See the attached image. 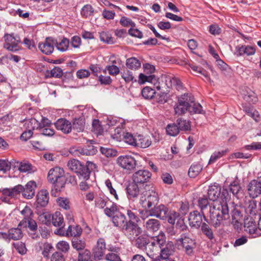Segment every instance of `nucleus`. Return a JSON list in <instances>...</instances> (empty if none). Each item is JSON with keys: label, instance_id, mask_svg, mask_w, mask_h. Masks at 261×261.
Segmentation results:
<instances>
[{"label": "nucleus", "instance_id": "obj_1", "mask_svg": "<svg viewBox=\"0 0 261 261\" xmlns=\"http://www.w3.org/2000/svg\"><path fill=\"white\" fill-rule=\"evenodd\" d=\"M198 206L202 213L210 206V223L216 228L224 225L225 221L229 218L228 204L224 201H216L210 205L208 199L204 196L198 199Z\"/></svg>", "mask_w": 261, "mask_h": 261}, {"label": "nucleus", "instance_id": "obj_2", "mask_svg": "<svg viewBox=\"0 0 261 261\" xmlns=\"http://www.w3.org/2000/svg\"><path fill=\"white\" fill-rule=\"evenodd\" d=\"M47 180L53 184L51 195L57 197L58 193L65 187L66 182L63 169L58 167L51 169L48 173Z\"/></svg>", "mask_w": 261, "mask_h": 261}, {"label": "nucleus", "instance_id": "obj_3", "mask_svg": "<svg viewBox=\"0 0 261 261\" xmlns=\"http://www.w3.org/2000/svg\"><path fill=\"white\" fill-rule=\"evenodd\" d=\"M159 196L155 187L151 186L143 191L140 198L139 203L145 210L149 209L158 204Z\"/></svg>", "mask_w": 261, "mask_h": 261}, {"label": "nucleus", "instance_id": "obj_4", "mask_svg": "<svg viewBox=\"0 0 261 261\" xmlns=\"http://www.w3.org/2000/svg\"><path fill=\"white\" fill-rule=\"evenodd\" d=\"M4 48L10 51L16 52L21 49V39L19 36L13 34H5L4 36Z\"/></svg>", "mask_w": 261, "mask_h": 261}, {"label": "nucleus", "instance_id": "obj_5", "mask_svg": "<svg viewBox=\"0 0 261 261\" xmlns=\"http://www.w3.org/2000/svg\"><path fill=\"white\" fill-rule=\"evenodd\" d=\"M176 241L180 243L187 255L192 256L194 254V250L197 246V243L195 239L190 237L189 233H182Z\"/></svg>", "mask_w": 261, "mask_h": 261}, {"label": "nucleus", "instance_id": "obj_6", "mask_svg": "<svg viewBox=\"0 0 261 261\" xmlns=\"http://www.w3.org/2000/svg\"><path fill=\"white\" fill-rule=\"evenodd\" d=\"M194 97L190 94L185 93L178 99V103L174 107L175 114L181 115L188 111L189 102H193Z\"/></svg>", "mask_w": 261, "mask_h": 261}, {"label": "nucleus", "instance_id": "obj_7", "mask_svg": "<svg viewBox=\"0 0 261 261\" xmlns=\"http://www.w3.org/2000/svg\"><path fill=\"white\" fill-rule=\"evenodd\" d=\"M208 222L204 213H201L197 210L190 213L188 216L189 224L191 228L198 229L200 227L203 222L202 220Z\"/></svg>", "mask_w": 261, "mask_h": 261}, {"label": "nucleus", "instance_id": "obj_8", "mask_svg": "<svg viewBox=\"0 0 261 261\" xmlns=\"http://www.w3.org/2000/svg\"><path fill=\"white\" fill-rule=\"evenodd\" d=\"M22 187L16 186L12 188H4L0 190V200L6 203H9L10 200L21 193Z\"/></svg>", "mask_w": 261, "mask_h": 261}, {"label": "nucleus", "instance_id": "obj_9", "mask_svg": "<svg viewBox=\"0 0 261 261\" xmlns=\"http://www.w3.org/2000/svg\"><path fill=\"white\" fill-rule=\"evenodd\" d=\"M118 165L126 171L134 170L136 166L137 163L135 159L132 155H121L117 159Z\"/></svg>", "mask_w": 261, "mask_h": 261}, {"label": "nucleus", "instance_id": "obj_10", "mask_svg": "<svg viewBox=\"0 0 261 261\" xmlns=\"http://www.w3.org/2000/svg\"><path fill=\"white\" fill-rule=\"evenodd\" d=\"M82 232V229L79 225H70L67 229L65 228H58L55 231V233L61 236H71L73 238L79 237Z\"/></svg>", "mask_w": 261, "mask_h": 261}, {"label": "nucleus", "instance_id": "obj_11", "mask_svg": "<svg viewBox=\"0 0 261 261\" xmlns=\"http://www.w3.org/2000/svg\"><path fill=\"white\" fill-rule=\"evenodd\" d=\"M151 175V173L147 170H139L133 174L132 180L138 184L144 185L149 181Z\"/></svg>", "mask_w": 261, "mask_h": 261}, {"label": "nucleus", "instance_id": "obj_12", "mask_svg": "<svg viewBox=\"0 0 261 261\" xmlns=\"http://www.w3.org/2000/svg\"><path fill=\"white\" fill-rule=\"evenodd\" d=\"M111 221L114 226L119 227L126 232H129L128 231L126 216L120 211L112 217Z\"/></svg>", "mask_w": 261, "mask_h": 261}, {"label": "nucleus", "instance_id": "obj_13", "mask_svg": "<svg viewBox=\"0 0 261 261\" xmlns=\"http://www.w3.org/2000/svg\"><path fill=\"white\" fill-rule=\"evenodd\" d=\"M230 204L231 206H228V208L231 216V223L234 226L235 228H238L241 225V220L242 216L241 208L237 205H234V202H231ZM229 213V212H228Z\"/></svg>", "mask_w": 261, "mask_h": 261}, {"label": "nucleus", "instance_id": "obj_14", "mask_svg": "<svg viewBox=\"0 0 261 261\" xmlns=\"http://www.w3.org/2000/svg\"><path fill=\"white\" fill-rule=\"evenodd\" d=\"M168 208L164 204L155 205L149 210V215L154 216L161 220H165L168 215Z\"/></svg>", "mask_w": 261, "mask_h": 261}, {"label": "nucleus", "instance_id": "obj_15", "mask_svg": "<svg viewBox=\"0 0 261 261\" xmlns=\"http://www.w3.org/2000/svg\"><path fill=\"white\" fill-rule=\"evenodd\" d=\"M106 249V244L105 240L103 238H99L92 249L94 259L96 260H101L104 255Z\"/></svg>", "mask_w": 261, "mask_h": 261}, {"label": "nucleus", "instance_id": "obj_16", "mask_svg": "<svg viewBox=\"0 0 261 261\" xmlns=\"http://www.w3.org/2000/svg\"><path fill=\"white\" fill-rule=\"evenodd\" d=\"M248 192L250 197L254 198L261 194V176L252 180L248 186Z\"/></svg>", "mask_w": 261, "mask_h": 261}, {"label": "nucleus", "instance_id": "obj_17", "mask_svg": "<svg viewBox=\"0 0 261 261\" xmlns=\"http://www.w3.org/2000/svg\"><path fill=\"white\" fill-rule=\"evenodd\" d=\"M56 44V40L52 37H47L45 40L38 44V48L44 54L50 55L54 50Z\"/></svg>", "mask_w": 261, "mask_h": 261}, {"label": "nucleus", "instance_id": "obj_18", "mask_svg": "<svg viewBox=\"0 0 261 261\" xmlns=\"http://www.w3.org/2000/svg\"><path fill=\"white\" fill-rule=\"evenodd\" d=\"M257 201L254 200H251L246 204L245 212L250 215V217L258 215L261 216V198L257 206Z\"/></svg>", "mask_w": 261, "mask_h": 261}, {"label": "nucleus", "instance_id": "obj_19", "mask_svg": "<svg viewBox=\"0 0 261 261\" xmlns=\"http://www.w3.org/2000/svg\"><path fill=\"white\" fill-rule=\"evenodd\" d=\"M17 186H20L22 188L21 193L24 198L30 199L34 196L35 189L37 188L36 183L34 181L31 180L29 181L24 187L21 185H18Z\"/></svg>", "mask_w": 261, "mask_h": 261}, {"label": "nucleus", "instance_id": "obj_20", "mask_svg": "<svg viewBox=\"0 0 261 261\" xmlns=\"http://www.w3.org/2000/svg\"><path fill=\"white\" fill-rule=\"evenodd\" d=\"M126 191L128 199L132 201L137 199L141 192L139 184L134 181L128 184Z\"/></svg>", "mask_w": 261, "mask_h": 261}, {"label": "nucleus", "instance_id": "obj_21", "mask_svg": "<svg viewBox=\"0 0 261 261\" xmlns=\"http://www.w3.org/2000/svg\"><path fill=\"white\" fill-rule=\"evenodd\" d=\"M175 252V247L172 242H166L160 248V257L162 259H167L173 254Z\"/></svg>", "mask_w": 261, "mask_h": 261}, {"label": "nucleus", "instance_id": "obj_22", "mask_svg": "<svg viewBox=\"0 0 261 261\" xmlns=\"http://www.w3.org/2000/svg\"><path fill=\"white\" fill-rule=\"evenodd\" d=\"M57 129L61 131L64 134H69L72 130V124L65 118H60L55 123Z\"/></svg>", "mask_w": 261, "mask_h": 261}, {"label": "nucleus", "instance_id": "obj_23", "mask_svg": "<svg viewBox=\"0 0 261 261\" xmlns=\"http://www.w3.org/2000/svg\"><path fill=\"white\" fill-rule=\"evenodd\" d=\"M143 227L148 232H156L160 229L161 223L158 219L149 218L143 222Z\"/></svg>", "mask_w": 261, "mask_h": 261}, {"label": "nucleus", "instance_id": "obj_24", "mask_svg": "<svg viewBox=\"0 0 261 261\" xmlns=\"http://www.w3.org/2000/svg\"><path fill=\"white\" fill-rule=\"evenodd\" d=\"M229 191L238 199L243 197L244 191L239 181H233L231 182L229 186Z\"/></svg>", "mask_w": 261, "mask_h": 261}, {"label": "nucleus", "instance_id": "obj_25", "mask_svg": "<svg viewBox=\"0 0 261 261\" xmlns=\"http://www.w3.org/2000/svg\"><path fill=\"white\" fill-rule=\"evenodd\" d=\"M221 193V187L218 184L209 186L207 190V196L210 200L215 201Z\"/></svg>", "mask_w": 261, "mask_h": 261}, {"label": "nucleus", "instance_id": "obj_26", "mask_svg": "<svg viewBox=\"0 0 261 261\" xmlns=\"http://www.w3.org/2000/svg\"><path fill=\"white\" fill-rule=\"evenodd\" d=\"M255 53L254 47L249 45H238L236 47L234 54L239 57L244 55L247 56L253 55Z\"/></svg>", "mask_w": 261, "mask_h": 261}, {"label": "nucleus", "instance_id": "obj_27", "mask_svg": "<svg viewBox=\"0 0 261 261\" xmlns=\"http://www.w3.org/2000/svg\"><path fill=\"white\" fill-rule=\"evenodd\" d=\"M127 215L129 219L128 220H127L128 231L130 232L135 230L138 227L137 222L139 218L135 213L130 210L127 211Z\"/></svg>", "mask_w": 261, "mask_h": 261}, {"label": "nucleus", "instance_id": "obj_28", "mask_svg": "<svg viewBox=\"0 0 261 261\" xmlns=\"http://www.w3.org/2000/svg\"><path fill=\"white\" fill-rule=\"evenodd\" d=\"M37 202L41 207L45 206L48 203L49 193L46 190H41L37 194Z\"/></svg>", "mask_w": 261, "mask_h": 261}, {"label": "nucleus", "instance_id": "obj_29", "mask_svg": "<svg viewBox=\"0 0 261 261\" xmlns=\"http://www.w3.org/2000/svg\"><path fill=\"white\" fill-rule=\"evenodd\" d=\"M51 224H53L54 226L58 227V228L64 229L65 228L64 218L60 212H56L52 215Z\"/></svg>", "mask_w": 261, "mask_h": 261}, {"label": "nucleus", "instance_id": "obj_30", "mask_svg": "<svg viewBox=\"0 0 261 261\" xmlns=\"http://www.w3.org/2000/svg\"><path fill=\"white\" fill-rule=\"evenodd\" d=\"M88 165H81V168H79V170L76 172L77 175H80L81 177H83L85 180H87L89 179L90 175L91 174V170L89 169L88 166L91 165L92 166L93 164L90 162H87Z\"/></svg>", "mask_w": 261, "mask_h": 261}, {"label": "nucleus", "instance_id": "obj_31", "mask_svg": "<svg viewBox=\"0 0 261 261\" xmlns=\"http://www.w3.org/2000/svg\"><path fill=\"white\" fill-rule=\"evenodd\" d=\"M21 214L23 216L22 220L19 222L18 226L20 225H25L27 221L30 219H33V213L32 210L28 206H25L24 208L21 211Z\"/></svg>", "mask_w": 261, "mask_h": 261}, {"label": "nucleus", "instance_id": "obj_32", "mask_svg": "<svg viewBox=\"0 0 261 261\" xmlns=\"http://www.w3.org/2000/svg\"><path fill=\"white\" fill-rule=\"evenodd\" d=\"M137 146L143 148L148 147L151 144V140L149 137H145L142 135L137 136Z\"/></svg>", "mask_w": 261, "mask_h": 261}, {"label": "nucleus", "instance_id": "obj_33", "mask_svg": "<svg viewBox=\"0 0 261 261\" xmlns=\"http://www.w3.org/2000/svg\"><path fill=\"white\" fill-rule=\"evenodd\" d=\"M144 250L146 251L148 256L150 257H152L154 255L159 253L160 249L153 243L149 241Z\"/></svg>", "mask_w": 261, "mask_h": 261}, {"label": "nucleus", "instance_id": "obj_34", "mask_svg": "<svg viewBox=\"0 0 261 261\" xmlns=\"http://www.w3.org/2000/svg\"><path fill=\"white\" fill-rule=\"evenodd\" d=\"M119 211H120V210L118 206L114 203H112L111 204L109 203L106 207L104 209V213L105 215L111 218V219L112 217L115 215Z\"/></svg>", "mask_w": 261, "mask_h": 261}, {"label": "nucleus", "instance_id": "obj_35", "mask_svg": "<svg viewBox=\"0 0 261 261\" xmlns=\"http://www.w3.org/2000/svg\"><path fill=\"white\" fill-rule=\"evenodd\" d=\"M202 170V165L198 163H194L190 166L188 175L191 178H195L199 175Z\"/></svg>", "mask_w": 261, "mask_h": 261}, {"label": "nucleus", "instance_id": "obj_36", "mask_svg": "<svg viewBox=\"0 0 261 261\" xmlns=\"http://www.w3.org/2000/svg\"><path fill=\"white\" fill-rule=\"evenodd\" d=\"M149 241L150 239H149L147 236L142 234L136 239L135 245L138 248L144 250Z\"/></svg>", "mask_w": 261, "mask_h": 261}, {"label": "nucleus", "instance_id": "obj_37", "mask_svg": "<svg viewBox=\"0 0 261 261\" xmlns=\"http://www.w3.org/2000/svg\"><path fill=\"white\" fill-rule=\"evenodd\" d=\"M244 227L246 231L251 234H255L257 231L256 222L252 217L250 220L247 219L245 221Z\"/></svg>", "mask_w": 261, "mask_h": 261}, {"label": "nucleus", "instance_id": "obj_38", "mask_svg": "<svg viewBox=\"0 0 261 261\" xmlns=\"http://www.w3.org/2000/svg\"><path fill=\"white\" fill-rule=\"evenodd\" d=\"M166 239L165 233L161 231L158 236L151 237L150 241L160 248L166 242Z\"/></svg>", "mask_w": 261, "mask_h": 261}, {"label": "nucleus", "instance_id": "obj_39", "mask_svg": "<svg viewBox=\"0 0 261 261\" xmlns=\"http://www.w3.org/2000/svg\"><path fill=\"white\" fill-rule=\"evenodd\" d=\"M63 74L62 69L59 67H55L50 70H47L45 74L46 78L56 77L60 78Z\"/></svg>", "mask_w": 261, "mask_h": 261}, {"label": "nucleus", "instance_id": "obj_40", "mask_svg": "<svg viewBox=\"0 0 261 261\" xmlns=\"http://www.w3.org/2000/svg\"><path fill=\"white\" fill-rule=\"evenodd\" d=\"M85 119L83 117L75 118L72 124V128L77 132H81L84 130L85 128Z\"/></svg>", "mask_w": 261, "mask_h": 261}, {"label": "nucleus", "instance_id": "obj_41", "mask_svg": "<svg viewBox=\"0 0 261 261\" xmlns=\"http://www.w3.org/2000/svg\"><path fill=\"white\" fill-rule=\"evenodd\" d=\"M202 233L209 240H212L214 238V234L212 229L206 223L203 222L200 226Z\"/></svg>", "mask_w": 261, "mask_h": 261}, {"label": "nucleus", "instance_id": "obj_42", "mask_svg": "<svg viewBox=\"0 0 261 261\" xmlns=\"http://www.w3.org/2000/svg\"><path fill=\"white\" fill-rule=\"evenodd\" d=\"M71 243L72 247L79 252L85 249V241L83 240L80 239L78 237L73 238L72 240Z\"/></svg>", "mask_w": 261, "mask_h": 261}, {"label": "nucleus", "instance_id": "obj_43", "mask_svg": "<svg viewBox=\"0 0 261 261\" xmlns=\"http://www.w3.org/2000/svg\"><path fill=\"white\" fill-rule=\"evenodd\" d=\"M188 112L191 114H202L203 110L201 105H200L199 103L194 102V100L192 103L189 102Z\"/></svg>", "mask_w": 261, "mask_h": 261}, {"label": "nucleus", "instance_id": "obj_44", "mask_svg": "<svg viewBox=\"0 0 261 261\" xmlns=\"http://www.w3.org/2000/svg\"><path fill=\"white\" fill-rule=\"evenodd\" d=\"M126 65L130 69L136 70L141 67V62L137 58L132 57L126 60Z\"/></svg>", "mask_w": 261, "mask_h": 261}, {"label": "nucleus", "instance_id": "obj_45", "mask_svg": "<svg viewBox=\"0 0 261 261\" xmlns=\"http://www.w3.org/2000/svg\"><path fill=\"white\" fill-rule=\"evenodd\" d=\"M9 232L11 240H19L23 237L22 232L19 227L12 228L9 230Z\"/></svg>", "mask_w": 261, "mask_h": 261}, {"label": "nucleus", "instance_id": "obj_46", "mask_svg": "<svg viewBox=\"0 0 261 261\" xmlns=\"http://www.w3.org/2000/svg\"><path fill=\"white\" fill-rule=\"evenodd\" d=\"M15 168H17L20 172L25 173L32 170V165L29 163L15 162Z\"/></svg>", "mask_w": 261, "mask_h": 261}, {"label": "nucleus", "instance_id": "obj_47", "mask_svg": "<svg viewBox=\"0 0 261 261\" xmlns=\"http://www.w3.org/2000/svg\"><path fill=\"white\" fill-rule=\"evenodd\" d=\"M94 9L91 5L87 4L84 5L81 11V14L82 17L87 18L92 16L94 15Z\"/></svg>", "mask_w": 261, "mask_h": 261}, {"label": "nucleus", "instance_id": "obj_48", "mask_svg": "<svg viewBox=\"0 0 261 261\" xmlns=\"http://www.w3.org/2000/svg\"><path fill=\"white\" fill-rule=\"evenodd\" d=\"M81 154L90 155L96 154L97 150L96 147L93 145H88L85 148H80L77 150Z\"/></svg>", "mask_w": 261, "mask_h": 261}, {"label": "nucleus", "instance_id": "obj_49", "mask_svg": "<svg viewBox=\"0 0 261 261\" xmlns=\"http://www.w3.org/2000/svg\"><path fill=\"white\" fill-rule=\"evenodd\" d=\"M176 123L179 130L187 131L191 128L190 122L189 120L179 118L177 119Z\"/></svg>", "mask_w": 261, "mask_h": 261}, {"label": "nucleus", "instance_id": "obj_50", "mask_svg": "<svg viewBox=\"0 0 261 261\" xmlns=\"http://www.w3.org/2000/svg\"><path fill=\"white\" fill-rule=\"evenodd\" d=\"M69 42H70L69 39L66 38H64L59 43L56 40L55 46L57 47L58 50L63 52L67 50L69 46Z\"/></svg>", "mask_w": 261, "mask_h": 261}, {"label": "nucleus", "instance_id": "obj_51", "mask_svg": "<svg viewBox=\"0 0 261 261\" xmlns=\"http://www.w3.org/2000/svg\"><path fill=\"white\" fill-rule=\"evenodd\" d=\"M166 132L171 136H175L179 133V129L176 123L169 124L166 127Z\"/></svg>", "mask_w": 261, "mask_h": 261}, {"label": "nucleus", "instance_id": "obj_52", "mask_svg": "<svg viewBox=\"0 0 261 261\" xmlns=\"http://www.w3.org/2000/svg\"><path fill=\"white\" fill-rule=\"evenodd\" d=\"M99 38L101 41L108 44H113L115 42L114 38L108 32H102L100 33Z\"/></svg>", "mask_w": 261, "mask_h": 261}, {"label": "nucleus", "instance_id": "obj_53", "mask_svg": "<svg viewBox=\"0 0 261 261\" xmlns=\"http://www.w3.org/2000/svg\"><path fill=\"white\" fill-rule=\"evenodd\" d=\"M91 252L86 249L79 252L77 261H89L91 260Z\"/></svg>", "mask_w": 261, "mask_h": 261}, {"label": "nucleus", "instance_id": "obj_54", "mask_svg": "<svg viewBox=\"0 0 261 261\" xmlns=\"http://www.w3.org/2000/svg\"><path fill=\"white\" fill-rule=\"evenodd\" d=\"M82 164L78 160L75 159H72L69 161L67 166L69 169L71 171L76 172L79 170V168H81Z\"/></svg>", "mask_w": 261, "mask_h": 261}, {"label": "nucleus", "instance_id": "obj_55", "mask_svg": "<svg viewBox=\"0 0 261 261\" xmlns=\"http://www.w3.org/2000/svg\"><path fill=\"white\" fill-rule=\"evenodd\" d=\"M26 128L29 130L31 129L33 131L35 129H38L40 124L39 122L35 118L30 119L29 121H27L25 122Z\"/></svg>", "mask_w": 261, "mask_h": 261}, {"label": "nucleus", "instance_id": "obj_56", "mask_svg": "<svg viewBox=\"0 0 261 261\" xmlns=\"http://www.w3.org/2000/svg\"><path fill=\"white\" fill-rule=\"evenodd\" d=\"M52 215L48 213H43L39 217V220L43 224L49 226L51 224Z\"/></svg>", "mask_w": 261, "mask_h": 261}, {"label": "nucleus", "instance_id": "obj_57", "mask_svg": "<svg viewBox=\"0 0 261 261\" xmlns=\"http://www.w3.org/2000/svg\"><path fill=\"white\" fill-rule=\"evenodd\" d=\"M155 93L154 90L149 87H145L142 90V95L145 99H151Z\"/></svg>", "mask_w": 261, "mask_h": 261}, {"label": "nucleus", "instance_id": "obj_58", "mask_svg": "<svg viewBox=\"0 0 261 261\" xmlns=\"http://www.w3.org/2000/svg\"><path fill=\"white\" fill-rule=\"evenodd\" d=\"M139 82L144 84L145 82H149L152 83L155 81L156 76L154 75H146L143 73L139 74Z\"/></svg>", "mask_w": 261, "mask_h": 261}, {"label": "nucleus", "instance_id": "obj_59", "mask_svg": "<svg viewBox=\"0 0 261 261\" xmlns=\"http://www.w3.org/2000/svg\"><path fill=\"white\" fill-rule=\"evenodd\" d=\"M92 131L98 135L103 132V128L98 119H94L92 122Z\"/></svg>", "mask_w": 261, "mask_h": 261}, {"label": "nucleus", "instance_id": "obj_60", "mask_svg": "<svg viewBox=\"0 0 261 261\" xmlns=\"http://www.w3.org/2000/svg\"><path fill=\"white\" fill-rule=\"evenodd\" d=\"M119 23L124 27L130 26L131 28H133L136 27V23L131 19L125 16H122L121 17Z\"/></svg>", "mask_w": 261, "mask_h": 261}, {"label": "nucleus", "instance_id": "obj_61", "mask_svg": "<svg viewBox=\"0 0 261 261\" xmlns=\"http://www.w3.org/2000/svg\"><path fill=\"white\" fill-rule=\"evenodd\" d=\"M13 246L19 253L22 255L26 253L27 249L25 247V244L24 243L22 242L13 243Z\"/></svg>", "mask_w": 261, "mask_h": 261}, {"label": "nucleus", "instance_id": "obj_62", "mask_svg": "<svg viewBox=\"0 0 261 261\" xmlns=\"http://www.w3.org/2000/svg\"><path fill=\"white\" fill-rule=\"evenodd\" d=\"M56 248L63 253H66L69 251L70 246L68 243L66 241H62L57 244Z\"/></svg>", "mask_w": 261, "mask_h": 261}, {"label": "nucleus", "instance_id": "obj_63", "mask_svg": "<svg viewBox=\"0 0 261 261\" xmlns=\"http://www.w3.org/2000/svg\"><path fill=\"white\" fill-rule=\"evenodd\" d=\"M57 202L60 207L66 210L70 208L69 201L67 198L59 197L57 199Z\"/></svg>", "mask_w": 261, "mask_h": 261}, {"label": "nucleus", "instance_id": "obj_64", "mask_svg": "<svg viewBox=\"0 0 261 261\" xmlns=\"http://www.w3.org/2000/svg\"><path fill=\"white\" fill-rule=\"evenodd\" d=\"M105 259L107 261H121L119 254L114 252H109L105 256Z\"/></svg>", "mask_w": 261, "mask_h": 261}]
</instances>
